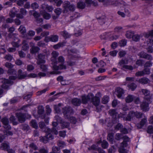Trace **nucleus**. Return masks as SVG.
<instances>
[{
  "label": "nucleus",
  "mask_w": 153,
  "mask_h": 153,
  "mask_svg": "<svg viewBox=\"0 0 153 153\" xmlns=\"http://www.w3.org/2000/svg\"><path fill=\"white\" fill-rule=\"evenodd\" d=\"M92 98L90 99V102H91L95 106H98L100 102V98L99 97L94 96V94L91 93Z\"/></svg>",
  "instance_id": "nucleus-6"
},
{
  "label": "nucleus",
  "mask_w": 153,
  "mask_h": 153,
  "mask_svg": "<svg viewBox=\"0 0 153 153\" xmlns=\"http://www.w3.org/2000/svg\"><path fill=\"white\" fill-rule=\"evenodd\" d=\"M65 43L64 42H59L57 44L54 45L53 48L55 49H57L60 47H62L65 45Z\"/></svg>",
  "instance_id": "nucleus-28"
},
{
  "label": "nucleus",
  "mask_w": 153,
  "mask_h": 153,
  "mask_svg": "<svg viewBox=\"0 0 153 153\" xmlns=\"http://www.w3.org/2000/svg\"><path fill=\"white\" fill-rule=\"evenodd\" d=\"M137 81L142 84H146L150 82L149 80L146 77H143Z\"/></svg>",
  "instance_id": "nucleus-24"
},
{
  "label": "nucleus",
  "mask_w": 153,
  "mask_h": 153,
  "mask_svg": "<svg viewBox=\"0 0 153 153\" xmlns=\"http://www.w3.org/2000/svg\"><path fill=\"white\" fill-rule=\"evenodd\" d=\"M124 147L122 146V144H121V146L119 149V152L120 153H126V150L124 149Z\"/></svg>",
  "instance_id": "nucleus-63"
},
{
  "label": "nucleus",
  "mask_w": 153,
  "mask_h": 153,
  "mask_svg": "<svg viewBox=\"0 0 153 153\" xmlns=\"http://www.w3.org/2000/svg\"><path fill=\"white\" fill-rule=\"evenodd\" d=\"M126 37L128 39H130L134 35L133 31H127L126 33Z\"/></svg>",
  "instance_id": "nucleus-34"
},
{
  "label": "nucleus",
  "mask_w": 153,
  "mask_h": 153,
  "mask_svg": "<svg viewBox=\"0 0 153 153\" xmlns=\"http://www.w3.org/2000/svg\"><path fill=\"white\" fill-rule=\"evenodd\" d=\"M30 45L31 47L30 51V53L34 54L37 53L40 50V48L37 46H35V44L33 42H30Z\"/></svg>",
  "instance_id": "nucleus-16"
},
{
  "label": "nucleus",
  "mask_w": 153,
  "mask_h": 153,
  "mask_svg": "<svg viewBox=\"0 0 153 153\" xmlns=\"http://www.w3.org/2000/svg\"><path fill=\"white\" fill-rule=\"evenodd\" d=\"M41 8L44 10H46L49 12H52L54 9L52 6L49 5L46 3L42 4L41 5Z\"/></svg>",
  "instance_id": "nucleus-15"
},
{
  "label": "nucleus",
  "mask_w": 153,
  "mask_h": 153,
  "mask_svg": "<svg viewBox=\"0 0 153 153\" xmlns=\"http://www.w3.org/2000/svg\"><path fill=\"white\" fill-rule=\"evenodd\" d=\"M110 115L111 116H116L117 114V113L114 109H111L109 111Z\"/></svg>",
  "instance_id": "nucleus-61"
},
{
  "label": "nucleus",
  "mask_w": 153,
  "mask_h": 153,
  "mask_svg": "<svg viewBox=\"0 0 153 153\" xmlns=\"http://www.w3.org/2000/svg\"><path fill=\"white\" fill-rule=\"evenodd\" d=\"M18 30L22 33H24L26 32L25 27L22 25H21L20 26Z\"/></svg>",
  "instance_id": "nucleus-44"
},
{
  "label": "nucleus",
  "mask_w": 153,
  "mask_h": 153,
  "mask_svg": "<svg viewBox=\"0 0 153 153\" xmlns=\"http://www.w3.org/2000/svg\"><path fill=\"white\" fill-rule=\"evenodd\" d=\"M64 5V8L65 10L68 11V10H69L71 11H73L75 10V6L73 4H70L69 1H65Z\"/></svg>",
  "instance_id": "nucleus-8"
},
{
  "label": "nucleus",
  "mask_w": 153,
  "mask_h": 153,
  "mask_svg": "<svg viewBox=\"0 0 153 153\" xmlns=\"http://www.w3.org/2000/svg\"><path fill=\"white\" fill-rule=\"evenodd\" d=\"M123 141L121 143L122 146L124 147H126L127 146V142H129L130 141L129 138L126 136H125L123 137Z\"/></svg>",
  "instance_id": "nucleus-27"
},
{
  "label": "nucleus",
  "mask_w": 153,
  "mask_h": 153,
  "mask_svg": "<svg viewBox=\"0 0 153 153\" xmlns=\"http://www.w3.org/2000/svg\"><path fill=\"white\" fill-rule=\"evenodd\" d=\"M2 82L3 83L1 87L5 89H8L10 85L13 84V82L10 80L6 79H4Z\"/></svg>",
  "instance_id": "nucleus-10"
},
{
  "label": "nucleus",
  "mask_w": 153,
  "mask_h": 153,
  "mask_svg": "<svg viewBox=\"0 0 153 153\" xmlns=\"http://www.w3.org/2000/svg\"><path fill=\"white\" fill-rule=\"evenodd\" d=\"M123 31V28L121 27L118 26L114 28V31L116 33H119Z\"/></svg>",
  "instance_id": "nucleus-59"
},
{
  "label": "nucleus",
  "mask_w": 153,
  "mask_h": 153,
  "mask_svg": "<svg viewBox=\"0 0 153 153\" xmlns=\"http://www.w3.org/2000/svg\"><path fill=\"white\" fill-rule=\"evenodd\" d=\"M58 36L57 35H52L49 36L45 37V41L48 42L49 41L56 42L58 41Z\"/></svg>",
  "instance_id": "nucleus-9"
},
{
  "label": "nucleus",
  "mask_w": 153,
  "mask_h": 153,
  "mask_svg": "<svg viewBox=\"0 0 153 153\" xmlns=\"http://www.w3.org/2000/svg\"><path fill=\"white\" fill-rule=\"evenodd\" d=\"M135 98V96L130 94L125 98V101L126 102L129 103L132 102Z\"/></svg>",
  "instance_id": "nucleus-22"
},
{
  "label": "nucleus",
  "mask_w": 153,
  "mask_h": 153,
  "mask_svg": "<svg viewBox=\"0 0 153 153\" xmlns=\"http://www.w3.org/2000/svg\"><path fill=\"white\" fill-rule=\"evenodd\" d=\"M108 144L107 142L103 140L102 142L101 146L104 149H106L108 146Z\"/></svg>",
  "instance_id": "nucleus-47"
},
{
  "label": "nucleus",
  "mask_w": 153,
  "mask_h": 153,
  "mask_svg": "<svg viewBox=\"0 0 153 153\" xmlns=\"http://www.w3.org/2000/svg\"><path fill=\"white\" fill-rule=\"evenodd\" d=\"M1 121L3 124L4 127L7 130H10L11 128L9 124L8 119L6 117H4L2 119Z\"/></svg>",
  "instance_id": "nucleus-11"
},
{
  "label": "nucleus",
  "mask_w": 153,
  "mask_h": 153,
  "mask_svg": "<svg viewBox=\"0 0 153 153\" xmlns=\"http://www.w3.org/2000/svg\"><path fill=\"white\" fill-rule=\"evenodd\" d=\"M40 13L42 15L43 18L45 19H49L51 17L50 14L47 13L45 10L41 11Z\"/></svg>",
  "instance_id": "nucleus-25"
},
{
  "label": "nucleus",
  "mask_w": 153,
  "mask_h": 153,
  "mask_svg": "<svg viewBox=\"0 0 153 153\" xmlns=\"http://www.w3.org/2000/svg\"><path fill=\"white\" fill-rule=\"evenodd\" d=\"M27 0H18L17 1V4L20 6H22L25 3Z\"/></svg>",
  "instance_id": "nucleus-51"
},
{
  "label": "nucleus",
  "mask_w": 153,
  "mask_h": 153,
  "mask_svg": "<svg viewBox=\"0 0 153 153\" xmlns=\"http://www.w3.org/2000/svg\"><path fill=\"white\" fill-rule=\"evenodd\" d=\"M37 45L39 47H44L46 44L43 41H40L37 42Z\"/></svg>",
  "instance_id": "nucleus-60"
},
{
  "label": "nucleus",
  "mask_w": 153,
  "mask_h": 153,
  "mask_svg": "<svg viewBox=\"0 0 153 153\" xmlns=\"http://www.w3.org/2000/svg\"><path fill=\"white\" fill-rule=\"evenodd\" d=\"M135 117L137 118H140L142 117L143 115V113L140 112L136 111L134 112Z\"/></svg>",
  "instance_id": "nucleus-43"
},
{
  "label": "nucleus",
  "mask_w": 153,
  "mask_h": 153,
  "mask_svg": "<svg viewBox=\"0 0 153 153\" xmlns=\"http://www.w3.org/2000/svg\"><path fill=\"white\" fill-rule=\"evenodd\" d=\"M109 97L108 96H104L102 98V102L104 104H106L109 101Z\"/></svg>",
  "instance_id": "nucleus-40"
},
{
  "label": "nucleus",
  "mask_w": 153,
  "mask_h": 153,
  "mask_svg": "<svg viewBox=\"0 0 153 153\" xmlns=\"http://www.w3.org/2000/svg\"><path fill=\"white\" fill-rule=\"evenodd\" d=\"M52 57L51 59V61L52 62H54L56 60V57L59 55V53L56 51H53L51 53Z\"/></svg>",
  "instance_id": "nucleus-26"
},
{
  "label": "nucleus",
  "mask_w": 153,
  "mask_h": 153,
  "mask_svg": "<svg viewBox=\"0 0 153 153\" xmlns=\"http://www.w3.org/2000/svg\"><path fill=\"white\" fill-rule=\"evenodd\" d=\"M72 112L73 110L69 106L65 107L62 108V113L65 119H68Z\"/></svg>",
  "instance_id": "nucleus-5"
},
{
  "label": "nucleus",
  "mask_w": 153,
  "mask_h": 153,
  "mask_svg": "<svg viewBox=\"0 0 153 153\" xmlns=\"http://www.w3.org/2000/svg\"><path fill=\"white\" fill-rule=\"evenodd\" d=\"M147 132L150 134L153 133V126H148Z\"/></svg>",
  "instance_id": "nucleus-64"
},
{
  "label": "nucleus",
  "mask_w": 153,
  "mask_h": 153,
  "mask_svg": "<svg viewBox=\"0 0 153 153\" xmlns=\"http://www.w3.org/2000/svg\"><path fill=\"white\" fill-rule=\"evenodd\" d=\"M141 37V35H138V34H135L133 35L132 37L133 40L135 42H137L140 40V37Z\"/></svg>",
  "instance_id": "nucleus-39"
},
{
  "label": "nucleus",
  "mask_w": 153,
  "mask_h": 153,
  "mask_svg": "<svg viewBox=\"0 0 153 153\" xmlns=\"http://www.w3.org/2000/svg\"><path fill=\"white\" fill-rule=\"evenodd\" d=\"M52 151L55 153H59L60 152V148L57 146L52 148Z\"/></svg>",
  "instance_id": "nucleus-54"
},
{
  "label": "nucleus",
  "mask_w": 153,
  "mask_h": 153,
  "mask_svg": "<svg viewBox=\"0 0 153 153\" xmlns=\"http://www.w3.org/2000/svg\"><path fill=\"white\" fill-rule=\"evenodd\" d=\"M124 92V91L122 88L118 87L116 90V94L118 98L123 99V95Z\"/></svg>",
  "instance_id": "nucleus-12"
},
{
  "label": "nucleus",
  "mask_w": 153,
  "mask_h": 153,
  "mask_svg": "<svg viewBox=\"0 0 153 153\" xmlns=\"http://www.w3.org/2000/svg\"><path fill=\"white\" fill-rule=\"evenodd\" d=\"M65 62V58L62 56H59L56 60L54 62L55 64L53 66V68L55 70L65 69L66 68L65 65H63Z\"/></svg>",
  "instance_id": "nucleus-2"
},
{
  "label": "nucleus",
  "mask_w": 153,
  "mask_h": 153,
  "mask_svg": "<svg viewBox=\"0 0 153 153\" xmlns=\"http://www.w3.org/2000/svg\"><path fill=\"white\" fill-rule=\"evenodd\" d=\"M71 103L75 106H78L80 105L81 103V101L80 99L75 98L72 99Z\"/></svg>",
  "instance_id": "nucleus-20"
},
{
  "label": "nucleus",
  "mask_w": 153,
  "mask_h": 153,
  "mask_svg": "<svg viewBox=\"0 0 153 153\" xmlns=\"http://www.w3.org/2000/svg\"><path fill=\"white\" fill-rule=\"evenodd\" d=\"M53 74V72H46V73L42 72H40L38 74V76L41 77H44L46 76H47L49 74Z\"/></svg>",
  "instance_id": "nucleus-29"
},
{
  "label": "nucleus",
  "mask_w": 153,
  "mask_h": 153,
  "mask_svg": "<svg viewBox=\"0 0 153 153\" xmlns=\"http://www.w3.org/2000/svg\"><path fill=\"white\" fill-rule=\"evenodd\" d=\"M44 112V109L43 107L42 106H39L38 107V113L42 119L44 118L45 117Z\"/></svg>",
  "instance_id": "nucleus-19"
},
{
  "label": "nucleus",
  "mask_w": 153,
  "mask_h": 153,
  "mask_svg": "<svg viewBox=\"0 0 153 153\" xmlns=\"http://www.w3.org/2000/svg\"><path fill=\"white\" fill-rule=\"evenodd\" d=\"M44 131L47 134L45 136H41L40 137V141L46 143H48L49 140H52L53 138V136L51 134H54L57 135L58 134V131L54 128L51 129L48 127H46L45 128Z\"/></svg>",
  "instance_id": "nucleus-1"
},
{
  "label": "nucleus",
  "mask_w": 153,
  "mask_h": 153,
  "mask_svg": "<svg viewBox=\"0 0 153 153\" xmlns=\"http://www.w3.org/2000/svg\"><path fill=\"white\" fill-rule=\"evenodd\" d=\"M143 71V72L144 75H149L150 74V69L148 68H144V69Z\"/></svg>",
  "instance_id": "nucleus-50"
},
{
  "label": "nucleus",
  "mask_w": 153,
  "mask_h": 153,
  "mask_svg": "<svg viewBox=\"0 0 153 153\" xmlns=\"http://www.w3.org/2000/svg\"><path fill=\"white\" fill-rule=\"evenodd\" d=\"M61 35L65 38H70L71 35L69 34L68 32L66 31H64L60 32Z\"/></svg>",
  "instance_id": "nucleus-32"
},
{
  "label": "nucleus",
  "mask_w": 153,
  "mask_h": 153,
  "mask_svg": "<svg viewBox=\"0 0 153 153\" xmlns=\"http://www.w3.org/2000/svg\"><path fill=\"white\" fill-rule=\"evenodd\" d=\"M31 126L35 128H37L38 125L35 120H32L30 122Z\"/></svg>",
  "instance_id": "nucleus-42"
},
{
  "label": "nucleus",
  "mask_w": 153,
  "mask_h": 153,
  "mask_svg": "<svg viewBox=\"0 0 153 153\" xmlns=\"http://www.w3.org/2000/svg\"><path fill=\"white\" fill-rule=\"evenodd\" d=\"M119 118H123L124 120L131 121L135 117L134 111H130L127 116L126 117L124 114H120L119 115Z\"/></svg>",
  "instance_id": "nucleus-4"
},
{
  "label": "nucleus",
  "mask_w": 153,
  "mask_h": 153,
  "mask_svg": "<svg viewBox=\"0 0 153 153\" xmlns=\"http://www.w3.org/2000/svg\"><path fill=\"white\" fill-rule=\"evenodd\" d=\"M22 44L23 45L22 47V49L23 50L26 51L29 49V46L26 40H23L22 42Z\"/></svg>",
  "instance_id": "nucleus-30"
},
{
  "label": "nucleus",
  "mask_w": 153,
  "mask_h": 153,
  "mask_svg": "<svg viewBox=\"0 0 153 153\" xmlns=\"http://www.w3.org/2000/svg\"><path fill=\"white\" fill-rule=\"evenodd\" d=\"M68 119L69 120L71 123L73 124L76 123V118L73 117H70V116Z\"/></svg>",
  "instance_id": "nucleus-58"
},
{
  "label": "nucleus",
  "mask_w": 153,
  "mask_h": 153,
  "mask_svg": "<svg viewBox=\"0 0 153 153\" xmlns=\"http://www.w3.org/2000/svg\"><path fill=\"white\" fill-rule=\"evenodd\" d=\"M27 14L26 10L23 8L20 9L19 13L16 14V17L21 19L23 18L24 16H25Z\"/></svg>",
  "instance_id": "nucleus-18"
},
{
  "label": "nucleus",
  "mask_w": 153,
  "mask_h": 153,
  "mask_svg": "<svg viewBox=\"0 0 153 153\" xmlns=\"http://www.w3.org/2000/svg\"><path fill=\"white\" fill-rule=\"evenodd\" d=\"M105 17L104 16L99 17L98 18L99 22H100L101 24L105 23Z\"/></svg>",
  "instance_id": "nucleus-55"
},
{
  "label": "nucleus",
  "mask_w": 153,
  "mask_h": 153,
  "mask_svg": "<svg viewBox=\"0 0 153 153\" xmlns=\"http://www.w3.org/2000/svg\"><path fill=\"white\" fill-rule=\"evenodd\" d=\"M147 121V119L146 118H143L140 121V123L137 125V127L138 128H141L145 124Z\"/></svg>",
  "instance_id": "nucleus-23"
},
{
  "label": "nucleus",
  "mask_w": 153,
  "mask_h": 153,
  "mask_svg": "<svg viewBox=\"0 0 153 153\" xmlns=\"http://www.w3.org/2000/svg\"><path fill=\"white\" fill-rule=\"evenodd\" d=\"M142 93L145 96V97H144V99H145V98L146 97H147L148 98V97H150L149 96L150 94V92L149 90L146 89H143L142 90Z\"/></svg>",
  "instance_id": "nucleus-35"
},
{
  "label": "nucleus",
  "mask_w": 153,
  "mask_h": 153,
  "mask_svg": "<svg viewBox=\"0 0 153 153\" xmlns=\"http://www.w3.org/2000/svg\"><path fill=\"white\" fill-rule=\"evenodd\" d=\"M58 145L59 148H62L65 147V143L63 141L61 140H59L58 143Z\"/></svg>",
  "instance_id": "nucleus-45"
},
{
  "label": "nucleus",
  "mask_w": 153,
  "mask_h": 153,
  "mask_svg": "<svg viewBox=\"0 0 153 153\" xmlns=\"http://www.w3.org/2000/svg\"><path fill=\"white\" fill-rule=\"evenodd\" d=\"M62 124V128H67L69 126L70 123L69 122H63L61 123Z\"/></svg>",
  "instance_id": "nucleus-49"
},
{
  "label": "nucleus",
  "mask_w": 153,
  "mask_h": 153,
  "mask_svg": "<svg viewBox=\"0 0 153 153\" xmlns=\"http://www.w3.org/2000/svg\"><path fill=\"white\" fill-rule=\"evenodd\" d=\"M127 63V61L126 59H122L120 60L118 63V65H119L120 66L123 67V66L124 65L126 64Z\"/></svg>",
  "instance_id": "nucleus-41"
},
{
  "label": "nucleus",
  "mask_w": 153,
  "mask_h": 153,
  "mask_svg": "<svg viewBox=\"0 0 153 153\" xmlns=\"http://www.w3.org/2000/svg\"><path fill=\"white\" fill-rule=\"evenodd\" d=\"M152 65V63L150 61H147L146 62L145 65L144 67L148 68L151 67Z\"/></svg>",
  "instance_id": "nucleus-57"
},
{
  "label": "nucleus",
  "mask_w": 153,
  "mask_h": 153,
  "mask_svg": "<svg viewBox=\"0 0 153 153\" xmlns=\"http://www.w3.org/2000/svg\"><path fill=\"white\" fill-rule=\"evenodd\" d=\"M9 146L8 144L6 143H2L1 144L0 149L2 150L7 151L9 149Z\"/></svg>",
  "instance_id": "nucleus-31"
},
{
  "label": "nucleus",
  "mask_w": 153,
  "mask_h": 153,
  "mask_svg": "<svg viewBox=\"0 0 153 153\" xmlns=\"http://www.w3.org/2000/svg\"><path fill=\"white\" fill-rule=\"evenodd\" d=\"M92 98L91 93L88 94L87 96L83 95L82 96V102L83 104H85L90 102V99Z\"/></svg>",
  "instance_id": "nucleus-14"
},
{
  "label": "nucleus",
  "mask_w": 153,
  "mask_h": 153,
  "mask_svg": "<svg viewBox=\"0 0 153 153\" xmlns=\"http://www.w3.org/2000/svg\"><path fill=\"white\" fill-rule=\"evenodd\" d=\"M118 51L116 50H114L109 52V54L111 56H115L117 53Z\"/></svg>",
  "instance_id": "nucleus-62"
},
{
  "label": "nucleus",
  "mask_w": 153,
  "mask_h": 153,
  "mask_svg": "<svg viewBox=\"0 0 153 153\" xmlns=\"http://www.w3.org/2000/svg\"><path fill=\"white\" fill-rule=\"evenodd\" d=\"M16 116L17 117L19 121L21 123L25 122V114L19 112L16 113Z\"/></svg>",
  "instance_id": "nucleus-13"
},
{
  "label": "nucleus",
  "mask_w": 153,
  "mask_h": 153,
  "mask_svg": "<svg viewBox=\"0 0 153 153\" xmlns=\"http://www.w3.org/2000/svg\"><path fill=\"white\" fill-rule=\"evenodd\" d=\"M62 9L60 8H57L54 10V12L57 15L59 16L62 13Z\"/></svg>",
  "instance_id": "nucleus-53"
},
{
  "label": "nucleus",
  "mask_w": 153,
  "mask_h": 153,
  "mask_svg": "<svg viewBox=\"0 0 153 153\" xmlns=\"http://www.w3.org/2000/svg\"><path fill=\"white\" fill-rule=\"evenodd\" d=\"M27 76V74L25 72H22L21 70H19L18 71V77L19 79H24Z\"/></svg>",
  "instance_id": "nucleus-21"
},
{
  "label": "nucleus",
  "mask_w": 153,
  "mask_h": 153,
  "mask_svg": "<svg viewBox=\"0 0 153 153\" xmlns=\"http://www.w3.org/2000/svg\"><path fill=\"white\" fill-rule=\"evenodd\" d=\"M127 41L125 39H122L119 41V45L120 47H124L126 45Z\"/></svg>",
  "instance_id": "nucleus-37"
},
{
  "label": "nucleus",
  "mask_w": 153,
  "mask_h": 153,
  "mask_svg": "<svg viewBox=\"0 0 153 153\" xmlns=\"http://www.w3.org/2000/svg\"><path fill=\"white\" fill-rule=\"evenodd\" d=\"M38 59L36 62L37 65H39L41 64L45 63V55L40 53L38 54Z\"/></svg>",
  "instance_id": "nucleus-17"
},
{
  "label": "nucleus",
  "mask_w": 153,
  "mask_h": 153,
  "mask_svg": "<svg viewBox=\"0 0 153 153\" xmlns=\"http://www.w3.org/2000/svg\"><path fill=\"white\" fill-rule=\"evenodd\" d=\"M77 6L79 8L84 9L85 7V4L82 2H79L77 3Z\"/></svg>",
  "instance_id": "nucleus-46"
},
{
  "label": "nucleus",
  "mask_w": 153,
  "mask_h": 153,
  "mask_svg": "<svg viewBox=\"0 0 153 153\" xmlns=\"http://www.w3.org/2000/svg\"><path fill=\"white\" fill-rule=\"evenodd\" d=\"M4 58L10 62L13 59V57L12 55L8 54L6 55L4 57Z\"/></svg>",
  "instance_id": "nucleus-38"
},
{
  "label": "nucleus",
  "mask_w": 153,
  "mask_h": 153,
  "mask_svg": "<svg viewBox=\"0 0 153 153\" xmlns=\"http://www.w3.org/2000/svg\"><path fill=\"white\" fill-rule=\"evenodd\" d=\"M128 86L132 91H133L136 89L137 86L135 83H132L128 84Z\"/></svg>",
  "instance_id": "nucleus-36"
},
{
  "label": "nucleus",
  "mask_w": 153,
  "mask_h": 153,
  "mask_svg": "<svg viewBox=\"0 0 153 153\" xmlns=\"http://www.w3.org/2000/svg\"><path fill=\"white\" fill-rule=\"evenodd\" d=\"M4 66L9 69L13 68V65L11 63L8 62H6L4 64Z\"/></svg>",
  "instance_id": "nucleus-56"
},
{
  "label": "nucleus",
  "mask_w": 153,
  "mask_h": 153,
  "mask_svg": "<svg viewBox=\"0 0 153 153\" xmlns=\"http://www.w3.org/2000/svg\"><path fill=\"white\" fill-rule=\"evenodd\" d=\"M140 104V108L143 111H146L149 109V104L152 102L151 97H146Z\"/></svg>",
  "instance_id": "nucleus-3"
},
{
  "label": "nucleus",
  "mask_w": 153,
  "mask_h": 153,
  "mask_svg": "<svg viewBox=\"0 0 153 153\" xmlns=\"http://www.w3.org/2000/svg\"><path fill=\"white\" fill-rule=\"evenodd\" d=\"M7 73L9 75H15V76H9L10 80H14L16 78V71L15 69L12 68L9 69L7 71Z\"/></svg>",
  "instance_id": "nucleus-7"
},
{
  "label": "nucleus",
  "mask_w": 153,
  "mask_h": 153,
  "mask_svg": "<svg viewBox=\"0 0 153 153\" xmlns=\"http://www.w3.org/2000/svg\"><path fill=\"white\" fill-rule=\"evenodd\" d=\"M40 65V68L42 71L44 72H48V69L45 65L42 64L41 65V64Z\"/></svg>",
  "instance_id": "nucleus-48"
},
{
  "label": "nucleus",
  "mask_w": 153,
  "mask_h": 153,
  "mask_svg": "<svg viewBox=\"0 0 153 153\" xmlns=\"http://www.w3.org/2000/svg\"><path fill=\"white\" fill-rule=\"evenodd\" d=\"M16 39L17 42H12L11 44L14 47L18 48L19 47V44L20 42V40L18 38H16Z\"/></svg>",
  "instance_id": "nucleus-33"
},
{
  "label": "nucleus",
  "mask_w": 153,
  "mask_h": 153,
  "mask_svg": "<svg viewBox=\"0 0 153 153\" xmlns=\"http://www.w3.org/2000/svg\"><path fill=\"white\" fill-rule=\"evenodd\" d=\"M39 6L36 2L32 3L31 5V7L33 9H37L39 7Z\"/></svg>",
  "instance_id": "nucleus-52"
}]
</instances>
